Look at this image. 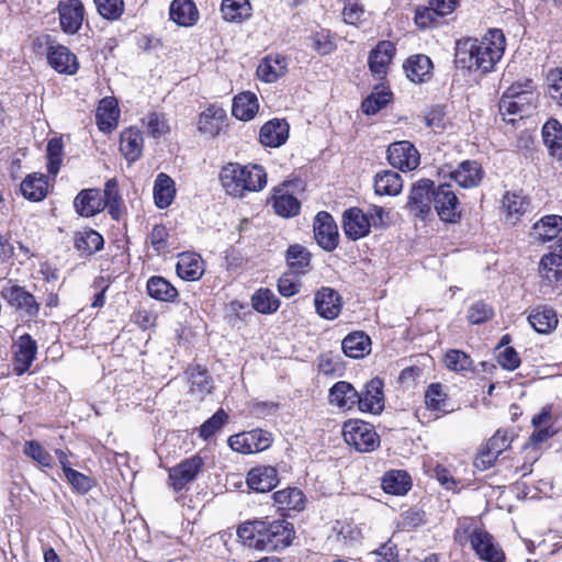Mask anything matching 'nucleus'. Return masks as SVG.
I'll return each instance as SVG.
<instances>
[{"instance_id": "9", "label": "nucleus", "mask_w": 562, "mask_h": 562, "mask_svg": "<svg viewBox=\"0 0 562 562\" xmlns=\"http://www.w3.org/2000/svg\"><path fill=\"white\" fill-rule=\"evenodd\" d=\"M387 160L394 168L411 171L419 166L420 155L411 142L401 140L389 146Z\"/></svg>"}, {"instance_id": "3", "label": "nucleus", "mask_w": 562, "mask_h": 562, "mask_svg": "<svg viewBox=\"0 0 562 562\" xmlns=\"http://www.w3.org/2000/svg\"><path fill=\"white\" fill-rule=\"evenodd\" d=\"M224 191L233 198H243L247 192H259L267 184V172L255 164H226L220 172Z\"/></svg>"}, {"instance_id": "41", "label": "nucleus", "mask_w": 562, "mask_h": 562, "mask_svg": "<svg viewBox=\"0 0 562 562\" xmlns=\"http://www.w3.org/2000/svg\"><path fill=\"white\" fill-rule=\"evenodd\" d=\"M402 188V178L395 171L385 170L375 176L374 191L379 195H397Z\"/></svg>"}, {"instance_id": "32", "label": "nucleus", "mask_w": 562, "mask_h": 562, "mask_svg": "<svg viewBox=\"0 0 562 562\" xmlns=\"http://www.w3.org/2000/svg\"><path fill=\"white\" fill-rule=\"evenodd\" d=\"M341 349L347 357L360 359L370 352L371 339L363 331H353L344 338Z\"/></svg>"}, {"instance_id": "1", "label": "nucleus", "mask_w": 562, "mask_h": 562, "mask_svg": "<svg viewBox=\"0 0 562 562\" xmlns=\"http://www.w3.org/2000/svg\"><path fill=\"white\" fill-rule=\"evenodd\" d=\"M506 41L501 30H490L481 40L467 37L456 43V64L470 71L488 72L504 55Z\"/></svg>"}, {"instance_id": "29", "label": "nucleus", "mask_w": 562, "mask_h": 562, "mask_svg": "<svg viewBox=\"0 0 562 562\" xmlns=\"http://www.w3.org/2000/svg\"><path fill=\"white\" fill-rule=\"evenodd\" d=\"M120 110L114 98H104L99 102L95 120L100 131L111 133L117 126Z\"/></svg>"}, {"instance_id": "56", "label": "nucleus", "mask_w": 562, "mask_h": 562, "mask_svg": "<svg viewBox=\"0 0 562 562\" xmlns=\"http://www.w3.org/2000/svg\"><path fill=\"white\" fill-rule=\"evenodd\" d=\"M23 453L43 468H53V456L36 440L24 443Z\"/></svg>"}, {"instance_id": "17", "label": "nucleus", "mask_w": 562, "mask_h": 562, "mask_svg": "<svg viewBox=\"0 0 562 562\" xmlns=\"http://www.w3.org/2000/svg\"><path fill=\"white\" fill-rule=\"evenodd\" d=\"M371 222L369 216L358 207L345 211L342 216V228L346 236L351 240H358L370 233Z\"/></svg>"}, {"instance_id": "39", "label": "nucleus", "mask_w": 562, "mask_h": 562, "mask_svg": "<svg viewBox=\"0 0 562 562\" xmlns=\"http://www.w3.org/2000/svg\"><path fill=\"white\" fill-rule=\"evenodd\" d=\"M251 4L249 0H223L221 12L227 22L240 23L251 16Z\"/></svg>"}, {"instance_id": "19", "label": "nucleus", "mask_w": 562, "mask_h": 562, "mask_svg": "<svg viewBox=\"0 0 562 562\" xmlns=\"http://www.w3.org/2000/svg\"><path fill=\"white\" fill-rule=\"evenodd\" d=\"M76 212L85 217L93 216L105 209L102 192L99 189L81 190L74 200Z\"/></svg>"}, {"instance_id": "12", "label": "nucleus", "mask_w": 562, "mask_h": 562, "mask_svg": "<svg viewBox=\"0 0 562 562\" xmlns=\"http://www.w3.org/2000/svg\"><path fill=\"white\" fill-rule=\"evenodd\" d=\"M314 307L319 317L333 321L341 312L342 300L336 290L323 286L314 295Z\"/></svg>"}, {"instance_id": "23", "label": "nucleus", "mask_w": 562, "mask_h": 562, "mask_svg": "<svg viewBox=\"0 0 562 562\" xmlns=\"http://www.w3.org/2000/svg\"><path fill=\"white\" fill-rule=\"evenodd\" d=\"M484 176L481 165L474 160L462 161L456 170L451 171L450 177L464 189L477 187Z\"/></svg>"}, {"instance_id": "64", "label": "nucleus", "mask_w": 562, "mask_h": 562, "mask_svg": "<svg viewBox=\"0 0 562 562\" xmlns=\"http://www.w3.org/2000/svg\"><path fill=\"white\" fill-rule=\"evenodd\" d=\"M493 308L484 302L473 303L468 311V319L471 324H481L493 316Z\"/></svg>"}, {"instance_id": "5", "label": "nucleus", "mask_w": 562, "mask_h": 562, "mask_svg": "<svg viewBox=\"0 0 562 562\" xmlns=\"http://www.w3.org/2000/svg\"><path fill=\"white\" fill-rule=\"evenodd\" d=\"M342 435L345 441L360 452H370L379 447L380 440L374 428L361 420L345 423Z\"/></svg>"}, {"instance_id": "2", "label": "nucleus", "mask_w": 562, "mask_h": 562, "mask_svg": "<svg viewBox=\"0 0 562 562\" xmlns=\"http://www.w3.org/2000/svg\"><path fill=\"white\" fill-rule=\"evenodd\" d=\"M239 539L249 548L279 551L289 547L294 538L291 524L285 520H254L239 526Z\"/></svg>"}, {"instance_id": "6", "label": "nucleus", "mask_w": 562, "mask_h": 562, "mask_svg": "<svg viewBox=\"0 0 562 562\" xmlns=\"http://www.w3.org/2000/svg\"><path fill=\"white\" fill-rule=\"evenodd\" d=\"M204 467V459L194 454L182 460L168 470L169 486L176 492L182 491L189 483L193 482Z\"/></svg>"}, {"instance_id": "36", "label": "nucleus", "mask_w": 562, "mask_h": 562, "mask_svg": "<svg viewBox=\"0 0 562 562\" xmlns=\"http://www.w3.org/2000/svg\"><path fill=\"white\" fill-rule=\"evenodd\" d=\"M153 193L158 209L168 207L176 196L175 181L167 173L160 172L155 180Z\"/></svg>"}, {"instance_id": "50", "label": "nucleus", "mask_w": 562, "mask_h": 562, "mask_svg": "<svg viewBox=\"0 0 562 562\" xmlns=\"http://www.w3.org/2000/svg\"><path fill=\"white\" fill-rule=\"evenodd\" d=\"M272 205L277 214L283 217H291L299 213L300 202L283 189H277L272 198Z\"/></svg>"}, {"instance_id": "35", "label": "nucleus", "mask_w": 562, "mask_h": 562, "mask_svg": "<svg viewBox=\"0 0 562 562\" xmlns=\"http://www.w3.org/2000/svg\"><path fill=\"white\" fill-rule=\"evenodd\" d=\"M278 510L289 513L291 510H302L305 504V496L297 487H288L273 494Z\"/></svg>"}, {"instance_id": "15", "label": "nucleus", "mask_w": 562, "mask_h": 562, "mask_svg": "<svg viewBox=\"0 0 562 562\" xmlns=\"http://www.w3.org/2000/svg\"><path fill=\"white\" fill-rule=\"evenodd\" d=\"M396 48L390 41H381L370 52L368 58L369 69L378 79L386 76Z\"/></svg>"}, {"instance_id": "42", "label": "nucleus", "mask_w": 562, "mask_h": 562, "mask_svg": "<svg viewBox=\"0 0 562 562\" xmlns=\"http://www.w3.org/2000/svg\"><path fill=\"white\" fill-rule=\"evenodd\" d=\"M411 485L409 475L401 470L390 471L382 479L383 491L393 495H404Z\"/></svg>"}, {"instance_id": "38", "label": "nucleus", "mask_w": 562, "mask_h": 562, "mask_svg": "<svg viewBox=\"0 0 562 562\" xmlns=\"http://www.w3.org/2000/svg\"><path fill=\"white\" fill-rule=\"evenodd\" d=\"M285 259L293 274H305L311 268V254L302 245L294 244L289 246Z\"/></svg>"}, {"instance_id": "4", "label": "nucleus", "mask_w": 562, "mask_h": 562, "mask_svg": "<svg viewBox=\"0 0 562 562\" xmlns=\"http://www.w3.org/2000/svg\"><path fill=\"white\" fill-rule=\"evenodd\" d=\"M536 100L537 95L531 80L514 83L503 93L499 101V111L503 115L517 114L522 117L535 109Z\"/></svg>"}, {"instance_id": "16", "label": "nucleus", "mask_w": 562, "mask_h": 562, "mask_svg": "<svg viewBox=\"0 0 562 562\" xmlns=\"http://www.w3.org/2000/svg\"><path fill=\"white\" fill-rule=\"evenodd\" d=\"M472 549L481 560L486 562H503L505 559V554L495 542L494 537L484 529L472 535Z\"/></svg>"}, {"instance_id": "60", "label": "nucleus", "mask_w": 562, "mask_h": 562, "mask_svg": "<svg viewBox=\"0 0 562 562\" xmlns=\"http://www.w3.org/2000/svg\"><path fill=\"white\" fill-rule=\"evenodd\" d=\"M98 13L106 20H117L124 12L123 0H93Z\"/></svg>"}, {"instance_id": "7", "label": "nucleus", "mask_w": 562, "mask_h": 562, "mask_svg": "<svg viewBox=\"0 0 562 562\" xmlns=\"http://www.w3.org/2000/svg\"><path fill=\"white\" fill-rule=\"evenodd\" d=\"M432 205L441 221L456 223L461 217L460 202L448 183L432 192Z\"/></svg>"}, {"instance_id": "45", "label": "nucleus", "mask_w": 562, "mask_h": 562, "mask_svg": "<svg viewBox=\"0 0 562 562\" xmlns=\"http://www.w3.org/2000/svg\"><path fill=\"white\" fill-rule=\"evenodd\" d=\"M562 231V216L547 215L533 225V234L540 241L553 239Z\"/></svg>"}, {"instance_id": "44", "label": "nucleus", "mask_w": 562, "mask_h": 562, "mask_svg": "<svg viewBox=\"0 0 562 562\" xmlns=\"http://www.w3.org/2000/svg\"><path fill=\"white\" fill-rule=\"evenodd\" d=\"M147 292L150 297L162 302H172L178 296L177 289L168 280L158 276L147 281Z\"/></svg>"}, {"instance_id": "13", "label": "nucleus", "mask_w": 562, "mask_h": 562, "mask_svg": "<svg viewBox=\"0 0 562 562\" xmlns=\"http://www.w3.org/2000/svg\"><path fill=\"white\" fill-rule=\"evenodd\" d=\"M1 295L8 303L22 312L27 317H35L40 312V304L34 295L27 292L23 286L10 285L3 288Z\"/></svg>"}, {"instance_id": "55", "label": "nucleus", "mask_w": 562, "mask_h": 562, "mask_svg": "<svg viewBox=\"0 0 562 562\" xmlns=\"http://www.w3.org/2000/svg\"><path fill=\"white\" fill-rule=\"evenodd\" d=\"M142 123L154 138H159L170 132L168 120L164 113L150 112L142 119Z\"/></svg>"}, {"instance_id": "37", "label": "nucleus", "mask_w": 562, "mask_h": 562, "mask_svg": "<svg viewBox=\"0 0 562 562\" xmlns=\"http://www.w3.org/2000/svg\"><path fill=\"white\" fill-rule=\"evenodd\" d=\"M188 374L190 383V393L193 396H195L196 400L202 401L205 398L206 395L212 393L213 381L205 369H202L201 367L196 366L190 368Z\"/></svg>"}, {"instance_id": "46", "label": "nucleus", "mask_w": 562, "mask_h": 562, "mask_svg": "<svg viewBox=\"0 0 562 562\" xmlns=\"http://www.w3.org/2000/svg\"><path fill=\"white\" fill-rule=\"evenodd\" d=\"M539 273L549 284L562 279V255H543L539 262Z\"/></svg>"}, {"instance_id": "51", "label": "nucleus", "mask_w": 562, "mask_h": 562, "mask_svg": "<svg viewBox=\"0 0 562 562\" xmlns=\"http://www.w3.org/2000/svg\"><path fill=\"white\" fill-rule=\"evenodd\" d=\"M103 201L105 209L114 220H119L121 215V205L123 203L119 190V183L115 178L109 179L104 184Z\"/></svg>"}, {"instance_id": "61", "label": "nucleus", "mask_w": 562, "mask_h": 562, "mask_svg": "<svg viewBox=\"0 0 562 562\" xmlns=\"http://www.w3.org/2000/svg\"><path fill=\"white\" fill-rule=\"evenodd\" d=\"M549 97L562 106V68L550 69L546 77Z\"/></svg>"}, {"instance_id": "40", "label": "nucleus", "mask_w": 562, "mask_h": 562, "mask_svg": "<svg viewBox=\"0 0 562 562\" xmlns=\"http://www.w3.org/2000/svg\"><path fill=\"white\" fill-rule=\"evenodd\" d=\"M24 198L32 201H42L48 192L47 179L43 173L29 175L21 183Z\"/></svg>"}, {"instance_id": "21", "label": "nucleus", "mask_w": 562, "mask_h": 562, "mask_svg": "<svg viewBox=\"0 0 562 562\" xmlns=\"http://www.w3.org/2000/svg\"><path fill=\"white\" fill-rule=\"evenodd\" d=\"M249 488L267 493L277 486L279 479L276 468L270 465H259L251 469L246 479Z\"/></svg>"}, {"instance_id": "53", "label": "nucleus", "mask_w": 562, "mask_h": 562, "mask_svg": "<svg viewBox=\"0 0 562 562\" xmlns=\"http://www.w3.org/2000/svg\"><path fill=\"white\" fill-rule=\"evenodd\" d=\"M252 307L262 314H271L280 306L279 299L269 289H259L251 297Z\"/></svg>"}, {"instance_id": "24", "label": "nucleus", "mask_w": 562, "mask_h": 562, "mask_svg": "<svg viewBox=\"0 0 562 562\" xmlns=\"http://www.w3.org/2000/svg\"><path fill=\"white\" fill-rule=\"evenodd\" d=\"M49 65L60 74L74 75L78 70V61L66 46H49L47 52Z\"/></svg>"}, {"instance_id": "8", "label": "nucleus", "mask_w": 562, "mask_h": 562, "mask_svg": "<svg viewBox=\"0 0 562 562\" xmlns=\"http://www.w3.org/2000/svg\"><path fill=\"white\" fill-rule=\"evenodd\" d=\"M272 437L269 431L255 429L231 436L229 447L239 453L250 454L263 451L270 447Z\"/></svg>"}, {"instance_id": "52", "label": "nucleus", "mask_w": 562, "mask_h": 562, "mask_svg": "<svg viewBox=\"0 0 562 562\" xmlns=\"http://www.w3.org/2000/svg\"><path fill=\"white\" fill-rule=\"evenodd\" d=\"M392 93L389 88L384 86H378L374 88L372 93L362 102V111L372 115L378 113L381 109L386 106L391 101Z\"/></svg>"}, {"instance_id": "47", "label": "nucleus", "mask_w": 562, "mask_h": 562, "mask_svg": "<svg viewBox=\"0 0 562 562\" xmlns=\"http://www.w3.org/2000/svg\"><path fill=\"white\" fill-rule=\"evenodd\" d=\"M104 244L103 237L94 229L80 232L75 237V247L83 256H90L100 249Z\"/></svg>"}, {"instance_id": "22", "label": "nucleus", "mask_w": 562, "mask_h": 562, "mask_svg": "<svg viewBox=\"0 0 562 562\" xmlns=\"http://www.w3.org/2000/svg\"><path fill=\"white\" fill-rule=\"evenodd\" d=\"M288 71V60L280 54L266 56L257 67V76L261 81L272 83Z\"/></svg>"}, {"instance_id": "27", "label": "nucleus", "mask_w": 562, "mask_h": 562, "mask_svg": "<svg viewBox=\"0 0 562 562\" xmlns=\"http://www.w3.org/2000/svg\"><path fill=\"white\" fill-rule=\"evenodd\" d=\"M15 371L19 374L26 372L35 359L36 341L29 335H22L14 344Z\"/></svg>"}, {"instance_id": "62", "label": "nucleus", "mask_w": 562, "mask_h": 562, "mask_svg": "<svg viewBox=\"0 0 562 562\" xmlns=\"http://www.w3.org/2000/svg\"><path fill=\"white\" fill-rule=\"evenodd\" d=\"M318 370L325 375H341L344 366L338 355L325 352L318 358Z\"/></svg>"}, {"instance_id": "11", "label": "nucleus", "mask_w": 562, "mask_h": 562, "mask_svg": "<svg viewBox=\"0 0 562 562\" xmlns=\"http://www.w3.org/2000/svg\"><path fill=\"white\" fill-rule=\"evenodd\" d=\"M313 228L315 239L323 249L331 251L338 246V227L328 212L317 213Z\"/></svg>"}, {"instance_id": "54", "label": "nucleus", "mask_w": 562, "mask_h": 562, "mask_svg": "<svg viewBox=\"0 0 562 562\" xmlns=\"http://www.w3.org/2000/svg\"><path fill=\"white\" fill-rule=\"evenodd\" d=\"M503 210L507 217L518 218L528 210V200L519 193L506 192L502 200Z\"/></svg>"}, {"instance_id": "34", "label": "nucleus", "mask_w": 562, "mask_h": 562, "mask_svg": "<svg viewBox=\"0 0 562 562\" xmlns=\"http://www.w3.org/2000/svg\"><path fill=\"white\" fill-rule=\"evenodd\" d=\"M169 14L170 19L181 26H192L199 19V11L192 0H173Z\"/></svg>"}, {"instance_id": "14", "label": "nucleus", "mask_w": 562, "mask_h": 562, "mask_svg": "<svg viewBox=\"0 0 562 562\" xmlns=\"http://www.w3.org/2000/svg\"><path fill=\"white\" fill-rule=\"evenodd\" d=\"M58 13L65 33L75 34L80 30L85 16V8L80 0L59 1Z\"/></svg>"}, {"instance_id": "57", "label": "nucleus", "mask_w": 562, "mask_h": 562, "mask_svg": "<svg viewBox=\"0 0 562 562\" xmlns=\"http://www.w3.org/2000/svg\"><path fill=\"white\" fill-rule=\"evenodd\" d=\"M445 364L451 371H471L473 369V361L470 356L461 350L451 349L445 355Z\"/></svg>"}, {"instance_id": "59", "label": "nucleus", "mask_w": 562, "mask_h": 562, "mask_svg": "<svg viewBox=\"0 0 562 562\" xmlns=\"http://www.w3.org/2000/svg\"><path fill=\"white\" fill-rule=\"evenodd\" d=\"M442 18L437 10L432 5L429 7H418L415 10L414 21L415 24L419 29H431L437 27L440 24V19Z\"/></svg>"}, {"instance_id": "25", "label": "nucleus", "mask_w": 562, "mask_h": 562, "mask_svg": "<svg viewBox=\"0 0 562 562\" xmlns=\"http://www.w3.org/2000/svg\"><path fill=\"white\" fill-rule=\"evenodd\" d=\"M289 137V124L285 120L273 119L262 125L259 132V139L263 146L279 147Z\"/></svg>"}, {"instance_id": "26", "label": "nucleus", "mask_w": 562, "mask_h": 562, "mask_svg": "<svg viewBox=\"0 0 562 562\" xmlns=\"http://www.w3.org/2000/svg\"><path fill=\"white\" fill-rule=\"evenodd\" d=\"M144 137L136 127H128L122 131L120 136V151L128 162H135L142 156Z\"/></svg>"}, {"instance_id": "18", "label": "nucleus", "mask_w": 562, "mask_h": 562, "mask_svg": "<svg viewBox=\"0 0 562 562\" xmlns=\"http://www.w3.org/2000/svg\"><path fill=\"white\" fill-rule=\"evenodd\" d=\"M358 406L361 412L379 414L384 408L383 382L379 378L370 380L366 390L359 394Z\"/></svg>"}, {"instance_id": "49", "label": "nucleus", "mask_w": 562, "mask_h": 562, "mask_svg": "<svg viewBox=\"0 0 562 562\" xmlns=\"http://www.w3.org/2000/svg\"><path fill=\"white\" fill-rule=\"evenodd\" d=\"M528 322L538 333L547 334L557 327L558 316L552 308H538L528 316Z\"/></svg>"}, {"instance_id": "28", "label": "nucleus", "mask_w": 562, "mask_h": 562, "mask_svg": "<svg viewBox=\"0 0 562 562\" xmlns=\"http://www.w3.org/2000/svg\"><path fill=\"white\" fill-rule=\"evenodd\" d=\"M226 112L222 108L210 106L200 114L198 127L205 135L215 137L226 125Z\"/></svg>"}, {"instance_id": "20", "label": "nucleus", "mask_w": 562, "mask_h": 562, "mask_svg": "<svg viewBox=\"0 0 562 562\" xmlns=\"http://www.w3.org/2000/svg\"><path fill=\"white\" fill-rule=\"evenodd\" d=\"M359 393L353 385L347 381H338L328 393V402L341 411H350L358 404Z\"/></svg>"}, {"instance_id": "30", "label": "nucleus", "mask_w": 562, "mask_h": 562, "mask_svg": "<svg viewBox=\"0 0 562 562\" xmlns=\"http://www.w3.org/2000/svg\"><path fill=\"white\" fill-rule=\"evenodd\" d=\"M204 273V262L202 258L194 252H183L179 256L177 262V274L187 281H196Z\"/></svg>"}, {"instance_id": "10", "label": "nucleus", "mask_w": 562, "mask_h": 562, "mask_svg": "<svg viewBox=\"0 0 562 562\" xmlns=\"http://www.w3.org/2000/svg\"><path fill=\"white\" fill-rule=\"evenodd\" d=\"M434 181L420 179L411 189L408 207L418 217L426 218L431 213Z\"/></svg>"}, {"instance_id": "33", "label": "nucleus", "mask_w": 562, "mask_h": 562, "mask_svg": "<svg viewBox=\"0 0 562 562\" xmlns=\"http://www.w3.org/2000/svg\"><path fill=\"white\" fill-rule=\"evenodd\" d=\"M432 63L426 55L411 56L404 64L407 78L413 82H425L431 77Z\"/></svg>"}, {"instance_id": "58", "label": "nucleus", "mask_w": 562, "mask_h": 562, "mask_svg": "<svg viewBox=\"0 0 562 562\" xmlns=\"http://www.w3.org/2000/svg\"><path fill=\"white\" fill-rule=\"evenodd\" d=\"M228 415L224 409H218L212 417L204 422L199 428V436L203 440L212 438L227 423Z\"/></svg>"}, {"instance_id": "48", "label": "nucleus", "mask_w": 562, "mask_h": 562, "mask_svg": "<svg viewBox=\"0 0 562 562\" xmlns=\"http://www.w3.org/2000/svg\"><path fill=\"white\" fill-rule=\"evenodd\" d=\"M426 407L432 412L447 414L452 409L449 408L448 396L443 392L440 383H431L425 392Z\"/></svg>"}, {"instance_id": "63", "label": "nucleus", "mask_w": 562, "mask_h": 562, "mask_svg": "<svg viewBox=\"0 0 562 562\" xmlns=\"http://www.w3.org/2000/svg\"><path fill=\"white\" fill-rule=\"evenodd\" d=\"M65 476L69 484L80 494L88 493L93 486L91 477L74 470L72 468L65 473Z\"/></svg>"}, {"instance_id": "43", "label": "nucleus", "mask_w": 562, "mask_h": 562, "mask_svg": "<svg viewBox=\"0 0 562 562\" xmlns=\"http://www.w3.org/2000/svg\"><path fill=\"white\" fill-rule=\"evenodd\" d=\"M542 138L550 155L562 154V124L555 120H548L542 127Z\"/></svg>"}, {"instance_id": "31", "label": "nucleus", "mask_w": 562, "mask_h": 562, "mask_svg": "<svg viewBox=\"0 0 562 562\" xmlns=\"http://www.w3.org/2000/svg\"><path fill=\"white\" fill-rule=\"evenodd\" d=\"M259 110V102L256 93L245 91L234 97L232 113L240 121L252 120Z\"/></svg>"}]
</instances>
